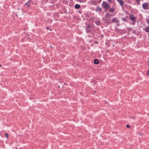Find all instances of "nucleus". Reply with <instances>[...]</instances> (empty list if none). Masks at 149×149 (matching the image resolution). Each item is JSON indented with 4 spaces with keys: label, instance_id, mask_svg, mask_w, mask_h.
I'll use <instances>...</instances> for the list:
<instances>
[{
    "label": "nucleus",
    "instance_id": "nucleus-1",
    "mask_svg": "<svg viewBox=\"0 0 149 149\" xmlns=\"http://www.w3.org/2000/svg\"><path fill=\"white\" fill-rule=\"evenodd\" d=\"M102 6L103 7L106 9H108L109 7V5L108 3H106V2H103L102 4Z\"/></svg>",
    "mask_w": 149,
    "mask_h": 149
},
{
    "label": "nucleus",
    "instance_id": "nucleus-2",
    "mask_svg": "<svg viewBox=\"0 0 149 149\" xmlns=\"http://www.w3.org/2000/svg\"><path fill=\"white\" fill-rule=\"evenodd\" d=\"M130 19L134 22H135L136 20L135 17L133 16L132 15H131L130 17Z\"/></svg>",
    "mask_w": 149,
    "mask_h": 149
},
{
    "label": "nucleus",
    "instance_id": "nucleus-3",
    "mask_svg": "<svg viewBox=\"0 0 149 149\" xmlns=\"http://www.w3.org/2000/svg\"><path fill=\"white\" fill-rule=\"evenodd\" d=\"M142 7L144 9H148L147 4L146 3H145L143 4Z\"/></svg>",
    "mask_w": 149,
    "mask_h": 149
},
{
    "label": "nucleus",
    "instance_id": "nucleus-4",
    "mask_svg": "<svg viewBox=\"0 0 149 149\" xmlns=\"http://www.w3.org/2000/svg\"><path fill=\"white\" fill-rule=\"evenodd\" d=\"M112 22H115L116 23H117L119 21L115 18H113L112 19Z\"/></svg>",
    "mask_w": 149,
    "mask_h": 149
},
{
    "label": "nucleus",
    "instance_id": "nucleus-5",
    "mask_svg": "<svg viewBox=\"0 0 149 149\" xmlns=\"http://www.w3.org/2000/svg\"><path fill=\"white\" fill-rule=\"evenodd\" d=\"M120 4V5L122 7L123 2L122 0H116Z\"/></svg>",
    "mask_w": 149,
    "mask_h": 149
},
{
    "label": "nucleus",
    "instance_id": "nucleus-6",
    "mask_svg": "<svg viewBox=\"0 0 149 149\" xmlns=\"http://www.w3.org/2000/svg\"><path fill=\"white\" fill-rule=\"evenodd\" d=\"M94 63L95 64H97L99 63L98 60L97 59H95L94 61Z\"/></svg>",
    "mask_w": 149,
    "mask_h": 149
},
{
    "label": "nucleus",
    "instance_id": "nucleus-7",
    "mask_svg": "<svg viewBox=\"0 0 149 149\" xmlns=\"http://www.w3.org/2000/svg\"><path fill=\"white\" fill-rule=\"evenodd\" d=\"M80 7V6L79 4H76L75 6V8L76 9H79Z\"/></svg>",
    "mask_w": 149,
    "mask_h": 149
},
{
    "label": "nucleus",
    "instance_id": "nucleus-8",
    "mask_svg": "<svg viewBox=\"0 0 149 149\" xmlns=\"http://www.w3.org/2000/svg\"><path fill=\"white\" fill-rule=\"evenodd\" d=\"M145 31L146 32H149V26H148L146 27Z\"/></svg>",
    "mask_w": 149,
    "mask_h": 149
},
{
    "label": "nucleus",
    "instance_id": "nucleus-9",
    "mask_svg": "<svg viewBox=\"0 0 149 149\" xmlns=\"http://www.w3.org/2000/svg\"><path fill=\"white\" fill-rule=\"evenodd\" d=\"M109 15H110L109 13H106L105 15V17H108L110 18V17H109Z\"/></svg>",
    "mask_w": 149,
    "mask_h": 149
},
{
    "label": "nucleus",
    "instance_id": "nucleus-10",
    "mask_svg": "<svg viewBox=\"0 0 149 149\" xmlns=\"http://www.w3.org/2000/svg\"><path fill=\"white\" fill-rule=\"evenodd\" d=\"M5 136L7 138H8V133H6L5 134Z\"/></svg>",
    "mask_w": 149,
    "mask_h": 149
},
{
    "label": "nucleus",
    "instance_id": "nucleus-11",
    "mask_svg": "<svg viewBox=\"0 0 149 149\" xmlns=\"http://www.w3.org/2000/svg\"><path fill=\"white\" fill-rule=\"evenodd\" d=\"M101 9L100 8H96V11H99L100 10H101Z\"/></svg>",
    "mask_w": 149,
    "mask_h": 149
},
{
    "label": "nucleus",
    "instance_id": "nucleus-12",
    "mask_svg": "<svg viewBox=\"0 0 149 149\" xmlns=\"http://www.w3.org/2000/svg\"><path fill=\"white\" fill-rule=\"evenodd\" d=\"M96 24L97 25H99L100 24V22L99 21H97L96 22Z\"/></svg>",
    "mask_w": 149,
    "mask_h": 149
},
{
    "label": "nucleus",
    "instance_id": "nucleus-13",
    "mask_svg": "<svg viewBox=\"0 0 149 149\" xmlns=\"http://www.w3.org/2000/svg\"><path fill=\"white\" fill-rule=\"evenodd\" d=\"M30 3H26L25 4V5H27L28 7L30 6Z\"/></svg>",
    "mask_w": 149,
    "mask_h": 149
},
{
    "label": "nucleus",
    "instance_id": "nucleus-14",
    "mask_svg": "<svg viewBox=\"0 0 149 149\" xmlns=\"http://www.w3.org/2000/svg\"><path fill=\"white\" fill-rule=\"evenodd\" d=\"M114 11V10L113 9H110L109 11L110 12H113Z\"/></svg>",
    "mask_w": 149,
    "mask_h": 149
},
{
    "label": "nucleus",
    "instance_id": "nucleus-15",
    "mask_svg": "<svg viewBox=\"0 0 149 149\" xmlns=\"http://www.w3.org/2000/svg\"><path fill=\"white\" fill-rule=\"evenodd\" d=\"M146 73L148 75H149V70H148L147 71Z\"/></svg>",
    "mask_w": 149,
    "mask_h": 149
},
{
    "label": "nucleus",
    "instance_id": "nucleus-16",
    "mask_svg": "<svg viewBox=\"0 0 149 149\" xmlns=\"http://www.w3.org/2000/svg\"><path fill=\"white\" fill-rule=\"evenodd\" d=\"M126 126L127 127V128H130V126H129V125H126Z\"/></svg>",
    "mask_w": 149,
    "mask_h": 149
},
{
    "label": "nucleus",
    "instance_id": "nucleus-17",
    "mask_svg": "<svg viewBox=\"0 0 149 149\" xmlns=\"http://www.w3.org/2000/svg\"><path fill=\"white\" fill-rule=\"evenodd\" d=\"M131 118L133 119H134L135 118V117L133 116V117H131Z\"/></svg>",
    "mask_w": 149,
    "mask_h": 149
},
{
    "label": "nucleus",
    "instance_id": "nucleus-18",
    "mask_svg": "<svg viewBox=\"0 0 149 149\" xmlns=\"http://www.w3.org/2000/svg\"><path fill=\"white\" fill-rule=\"evenodd\" d=\"M46 28L47 30H48L49 29V28L48 27H47Z\"/></svg>",
    "mask_w": 149,
    "mask_h": 149
},
{
    "label": "nucleus",
    "instance_id": "nucleus-19",
    "mask_svg": "<svg viewBox=\"0 0 149 149\" xmlns=\"http://www.w3.org/2000/svg\"><path fill=\"white\" fill-rule=\"evenodd\" d=\"M110 15H109V17H111V16H112V15L110 14Z\"/></svg>",
    "mask_w": 149,
    "mask_h": 149
},
{
    "label": "nucleus",
    "instance_id": "nucleus-20",
    "mask_svg": "<svg viewBox=\"0 0 149 149\" xmlns=\"http://www.w3.org/2000/svg\"><path fill=\"white\" fill-rule=\"evenodd\" d=\"M136 1H139V0H136Z\"/></svg>",
    "mask_w": 149,
    "mask_h": 149
},
{
    "label": "nucleus",
    "instance_id": "nucleus-21",
    "mask_svg": "<svg viewBox=\"0 0 149 149\" xmlns=\"http://www.w3.org/2000/svg\"><path fill=\"white\" fill-rule=\"evenodd\" d=\"M1 65L0 64V67H1Z\"/></svg>",
    "mask_w": 149,
    "mask_h": 149
},
{
    "label": "nucleus",
    "instance_id": "nucleus-22",
    "mask_svg": "<svg viewBox=\"0 0 149 149\" xmlns=\"http://www.w3.org/2000/svg\"><path fill=\"white\" fill-rule=\"evenodd\" d=\"M50 47L52 48V46H50Z\"/></svg>",
    "mask_w": 149,
    "mask_h": 149
},
{
    "label": "nucleus",
    "instance_id": "nucleus-23",
    "mask_svg": "<svg viewBox=\"0 0 149 149\" xmlns=\"http://www.w3.org/2000/svg\"><path fill=\"white\" fill-rule=\"evenodd\" d=\"M141 134V133H140V134H139V135H140V134Z\"/></svg>",
    "mask_w": 149,
    "mask_h": 149
},
{
    "label": "nucleus",
    "instance_id": "nucleus-24",
    "mask_svg": "<svg viewBox=\"0 0 149 149\" xmlns=\"http://www.w3.org/2000/svg\"><path fill=\"white\" fill-rule=\"evenodd\" d=\"M141 134V133H140V134H139V135H140V134Z\"/></svg>",
    "mask_w": 149,
    "mask_h": 149
},
{
    "label": "nucleus",
    "instance_id": "nucleus-25",
    "mask_svg": "<svg viewBox=\"0 0 149 149\" xmlns=\"http://www.w3.org/2000/svg\"><path fill=\"white\" fill-rule=\"evenodd\" d=\"M109 2H111V0L109 1Z\"/></svg>",
    "mask_w": 149,
    "mask_h": 149
},
{
    "label": "nucleus",
    "instance_id": "nucleus-26",
    "mask_svg": "<svg viewBox=\"0 0 149 149\" xmlns=\"http://www.w3.org/2000/svg\"><path fill=\"white\" fill-rule=\"evenodd\" d=\"M50 31H52V30H51V29H50Z\"/></svg>",
    "mask_w": 149,
    "mask_h": 149
},
{
    "label": "nucleus",
    "instance_id": "nucleus-27",
    "mask_svg": "<svg viewBox=\"0 0 149 149\" xmlns=\"http://www.w3.org/2000/svg\"><path fill=\"white\" fill-rule=\"evenodd\" d=\"M148 22H149V20L148 21Z\"/></svg>",
    "mask_w": 149,
    "mask_h": 149
}]
</instances>
